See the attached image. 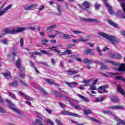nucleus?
Wrapping results in <instances>:
<instances>
[{"mask_svg":"<svg viewBox=\"0 0 125 125\" xmlns=\"http://www.w3.org/2000/svg\"><path fill=\"white\" fill-rule=\"evenodd\" d=\"M45 110L46 112H47V113H48V114H52V111L50 109H49L48 108H45Z\"/></svg>","mask_w":125,"mask_h":125,"instance_id":"nucleus-59","label":"nucleus"},{"mask_svg":"<svg viewBox=\"0 0 125 125\" xmlns=\"http://www.w3.org/2000/svg\"><path fill=\"white\" fill-rule=\"evenodd\" d=\"M77 96L78 97H80V98H81L83 100V101H85V102H89V99L88 98L81 95V94H78Z\"/></svg>","mask_w":125,"mask_h":125,"instance_id":"nucleus-20","label":"nucleus"},{"mask_svg":"<svg viewBox=\"0 0 125 125\" xmlns=\"http://www.w3.org/2000/svg\"><path fill=\"white\" fill-rule=\"evenodd\" d=\"M108 22L109 23V24H110V25L113 26V27H114V28H118V25H117L116 23L113 22V21L110 20L108 21Z\"/></svg>","mask_w":125,"mask_h":125,"instance_id":"nucleus-25","label":"nucleus"},{"mask_svg":"<svg viewBox=\"0 0 125 125\" xmlns=\"http://www.w3.org/2000/svg\"><path fill=\"white\" fill-rule=\"evenodd\" d=\"M5 12H6L5 11V10L4 9L2 11H0V16H2V15H3V14H4V13H5Z\"/></svg>","mask_w":125,"mask_h":125,"instance_id":"nucleus-58","label":"nucleus"},{"mask_svg":"<svg viewBox=\"0 0 125 125\" xmlns=\"http://www.w3.org/2000/svg\"><path fill=\"white\" fill-rule=\"evenodd\" d=\"M20 77L21 79H24L25 78V74L23 73V72H21L20 73Z\"/></svg>","mask_w":125,"mask_h":125,"instance_id":"nucleus-46","label":"nucleus"},{"mask_svg":"<svg viewBox=\"0 0 125 125\" xmlns=\"http://www.w3.org/2000/svg\"><path fill=\"white\" fill-rule=\"evenodd\" d=\"M61 115H64L66 116H72V117H76L77 118H81V116L79 115H78L76 113L70 112L65 110L62 111L61 112Z\"/></svg>","mask_w":125,"mask_h":125,"instance_id":"nucleus-8","label":"nucleus"},{"mask_svg":"<svg viewBox=\"0 0 125 125\" xmlns=\"http://www.w3.org/2000/svg\"><path fill=\"white\" fill-rule=\"evenodd\" d=\"M72 33H73V34H75V35H79V34H83V32L82 31H75L73 30L72 31Z\"/></svg>","mask_w":125,"mask_h":125,"instance_id":"nucleus-36","label":"nucleus"},{"mask_svg":"<svg viewBox=\"0 0 125 125\" xmlns=\"http://www.w3.org/2000/svg\"><path fill=\"white\" fill-rule=\"evenodd\" d=\"M83 62L85 63H87V64H90V63H91V60H89V59L87 58H85L83 60Z\"/></svg>","mask_w":125,"mask_h":125,"instance_id":"nucleus-34","label":"nucleus"},{"mask_svg":"<svg viewBox=\"0 0 125 125\" xmlns=\"http://www.w3.org/2000/svg\"><path fill=\"white\" fill-rule=\"evenodd\" d=\"M9 84L11 85V86L15 87V86H17V85H18V83H17V82H15L14 83H10Z\"/></svg>","mask_w":125,"mask_h":125,"instance_id":"nucleus-35","label":"nucleus"},{"mask_svg":"<svg viewBox=\"0 0 125 125\" xmlns=\"http://www.w3.org/2000/svg\"><path fill=\"white\" fill-rule=\"evenodd\" d=\"M105 5L108 8V10L109 14H110L111 15L115 14V11L113 10L112 7L109 5V4L108 3L105 2Z\"/></svg>","mask_w":125,"mask_h":125,"instance_id":"nucleus-11","label":"nucleus"},{"mask_svg":"<svg viewBox=\"0 0 125 125\" xmlns=\"http://www.w3.org/2000/svg\"><path fill=\"white\" fill-rule=\"evenodd\" d=\"M111 100L114 103H119L120 101L119 100V98L115 96H113L111 97Z\"/></svg>","mask_w":125,"mask_h":125,"instance_id":"nucleus-19","label":"nucleus"},{"mask_svg":"<svg viewBox=\"0 0 125 125\" xmlns=\"http://www.w3.org/2000/svg\"><path fill=\"white\" fill-rule=\"evenodd\" d=\"M64 52L66 53H67V54H72V52H71V50L69 49H67Z\"/></svg>","mask_w":125,"mask_h":125,"instance_id":"nucleus-63","label":"nucleus"},{"mask_svg":"<svg viewBox=\"0 0 125 125\" xmlns=\"http://www.w3.org/2000/svg\"><path fill=\"white\" fill-rule=\"evenodd\" d=\"M5 101H6L7 103L8 104V106L11 109V110H12V111H14V112H16V113H17V114H20L21 112L20 111L18 110L16 108H15V104H13L11 101L8 99H6Z\"/></svg>","mask_w":125,"mask_h":125,"instance_id":"nucleus-4","label":"nucleus"},{"mask_svg":"<svg viewBox=\"0 0 125 125\" xmlns=\"http://www.w3.org/2000/svg\"><path fill=\"white\" fill-rule=\"evenodd\" d=\"M20 83L22 84L24 86H27L28 85V84L25 82V81H23L22 80H20Z\"/></svg>","mask_w":125,"mask_h":125,"instance_id":"nucleus-42","label":"nucleus"},{"mask_svg":"<svg viewBox=\"0 0 125 125\" xmlns=\"http://www.w3.org/2000/svg\"><path fill=\"white\" fill-rule=\"evenodd\" d=\"M41 42H48V40H46V39H42L41 40Z\"/></svg>","mask_w":125,"mask_h":125,"instance_id":"nucleus-64","label":"nucleus"},{"mask_svg":"<svg viewBox=\"0 0 125 125\" xmlns=\"http://www.w3.org/2000/svg\"><path fill=\"white\" fill-rule=\"evenodd\" d=\"M104 62H105V63H110L111 64H113V65H115V66H117L118 65H120V66H122V67H125V63H121V64H119V63L113 62L112 61H108L105 60L104 61Z\"/></svg>","mask_w":125,"mask_h":125,"instance_id":"nucleus-12","label":"nucleus"},{"mask_svg":"<svg viewBox=\"0 0 125 125\" xmlns=\"http://www.w3.org/2000/svg\"><path fill=\"white\" fill-rule=\"evenodd\" d=\"M102 112L104 113V114H106L109 116H112V115H113V113H112L110 110H102Z\"/></svg>","mask_w":125,"mask_h":125,"instance_id":"nucleus-27","label":"nucleus"},{"mask_svg":"<svg viewBox=\"0 0 125 125\" xmlns=\"http://www.w3.org/2000/svg\"><path fill=\"white\" fill-rule=\"evenodd\" d=\"M54 33H56V34H55V36H56V37L57 35H62V32H61V31L55 30L54 31Z\"/></svg>","mask_w":125,"mask_h":125,"instance_id":"nucleus-50","label":"nucleus"},{"mask_svg":"<svg viewBox=\"0 0 125 125\" xmlns=\"http://www.w3.org/2000/svg\"><path fill=\"white\" fill-rule=\"evenodd\" d=\"M0 112L1 113H6V111H5V110H4V109H3L2 107L0 106Z\"/></svg>","mask_w":125,"mask_h":125,"instance_id":"nucleus-61","label":"nucleus"},{"mask_svg":"<svg viewBox=\"0 0 125 125\" xmlns=\"http://www.w3.org/2000/svg\"><path fill=\"white\" fill-rule=\"evenodd\" d=\"M58 89H59V90H60V91H61V92L64 93V94H65V95H62L59 93L58 92H55L54 93V95H55L56 97H57V98H64V100L70 102L71 106H73L74 107H75V105L74 103H73V101H72V100L70 98L68 97V94H67V93L63 90H61V89L59 87H58Z\"/></svg>","mask_w":125,"mask_h":125,"instance_id":"nucleus-1","label":"nucleus"},{"mask_svg":"<svg viewBox=\"0 0 125 125\" xmlns=\"http://www.w3.org/2000/svg\"><path fill=\"white\" fill-rule=\"evenodd\" d=\"M89 86L90 89H91L92 90H97V88L95 86H93V85L92 84H90Z\"/></svg>","mask_w":125,"mask_h":125,"instance_id":"nucleus-39","label":"nucleus"},{"mask_svg":"<svg viewBox=\"0 0 125 125\" xmlns=\"http://www.w3.org/2000/svg\"><path fill=\"white\" fill-rule=\"evenodd\" d=\"M108 86L104 85L100 86L98 89V92L101 94H104V93H108V91L105 89L107 88Z\"/></svg>","mask_w":125,"mask_h":125,"instance_id":"nucleus-7","label":"nucleus"},{"mask_svg":"<svg viewBox=\"0 0 125 125\" xmlns=\"http://www.w3.org/2000/svg\"><path fill=\"white\" fill-rule=\"evenodd\" d=\"M78 41L80 42H88V39H84L82 37H80L78 39Z\"/></svg>","mask_w":125,"mask_h":125,"instance_id":"nucleus-26","label":"nucleus"},{"mask_svg":"<svg viewBox=\"0 0 125 125\" xmlns=\"http://www.w3.org/2000/svg\"><path fill=\"white\" fill-rule=\"evenodd\" d=\"M65 83L69 86V87H76V85H78V83L75 82H71L70 83L65 82Z\"/></svg>","mask_w":125,"mask_h":125,"instance_id":"nucleus-18","label":"nucleus"},{"mask_svg":"<svg viewBox=\"0 0 125 125\" xmlns=\"http://www.w3.org/2000/svg\"><path fill=\"white\" fill-rule=\"evenodd\" d=\"M90 6V3L87 1H85L82 4L79 5V6L83 10H85L86 12L88 13H90V11L88 10V9L86 8H89V6Z\"/></svg>","mask_w":125,"mask_h":125,"instance_id":"nucleus-5","label":"nucleus"},{"mask_svg":"<svg viewBox=\"0 0 125 125\" xmlns=\"http://www.w3.org/2000/svg\"><path fill=\"white\" fill-rule=\"evenodd\" d=\"M92 113L91 112V110H87V109H84L83 111L84 115H88L89 114H91Z\"/></svg>","mask_w":125,"mask_h":125,"instance_id":"nucleus-30","label":"nucleus"},{"mask_svg":"<svg viewBox=\"0 0 125 125\" xmlns=\"http://www.w3.org/2000/svg\"><path fill=\"white\" fill-rule=\"evenodd\" d=\"M46 123L48 125H49V124H50V125H54V124L53 123V122H52V121H51V120H50L49 119H47Z\"/></svg>","mask_w":125,"mask_h":125,"instance_id":"nucleus-45","label":"nucleus"},{"mask_svg":"<svg viewBox=\"0 0 125 125\" xmlns=\"http://www.w3.org/2000/svg\"><path fill=\"white\" fill-rule=\"evenodd\" d=\"M56 123L57 125H63V124H62V123L61 122V121H60L59 120H56Z\"/></svg>","mask_w":125,"mask_h":125,"instance_id":"nucleus-54","label":"nucleus"},{"mask_svg":"<svg viewBox=\"0 0 125 125\" xmlns=\"http://www.w3.org/2000/svg\"><path fill=\"white\" fill-rule=\"evenodd\" d=\"M68 75L72 76V75H75L76 74H78L79 73V70H68L67 71Z\"/></svg>","mask_w":125,"mask_h":125,"instance_id":"nucleus-21","label":"nucleus"},{"mask_svg":"<svg viewBox=\"0 0 125 125\" xmlns=\"http://www.w3.org/2000/svg\"><path fill=\"white\" fill-rule=\"evenodd\" d=\"M59 104L61 106V107H62V108L63 109H64V108L66 107V104H62V103H59Z\"/></svg>","mask_w":125,"mask_h":125,"instance_id":"nucleus-52","label":"nucleus"},{"mask_svg":"<svg viewBox=\"0 0 125 125\" xmlns=\"http://www.w3.org/2000/svg\"><path fill=\"white\" fill-rule=\"evenodd\" d=\"M35 123L38 124V125H44V124H43L42 121L39 119H36Z\"/></svg>","mask_w":125,"mask_h":125,"instance_id":"nucleus-32","label":"nucleus"},{"mask_svg":"<svg viewBox=\"0 0 125 125\" xmlns=\"http://www.w3.org/2000/svg\"><path fill=\"white\" fill-rule=\"evenodd\" d=\"M74 107L76 109H78V110H82V108L81 107V106L79 105H75Z\"/></svg>","mask_w":125,"mask_h":125,"instance_id":"nucleus-60","label":"nucleus"},{"mask_svg":"<svg viewBox=\"0 0 125 125\" xmlns=\"http://www.w3.org/2000/svg\"><path fill=\"white\" fill-rule=\"evenodd\" d=\"M16 66L18 69L21 67V60L20 59H18L17 61Z\"/></svg>","mask_w":125,"mask_h":125,"instance_id":"nucleus-24","label":"nucleus"},{"mask_svg":"<svg viewBox=\"0 0 125 125\" xmlns=\"http://www.w3.org/2000/svg\"><path fill=\"white\" fill-rule=\"evenodd\" d=\"M48 49H50L51 50H54V51H55V52H56V50H58L57 47L54 46H52L51 47H49Z\"/></svg>","mask_w":125,"mask_h":125,"instance_id":"nucleus-38","label":"nucleus"},{"mask_svg":"<svg viewBox=\"0 0 125 125\" xmlns=\"http://www.w3.org/2000/svg\"><path fill=\"white\" fill-rule=\"evenodd\" d=\"M44 9V6L43 5H41L38 8V10L39 11H42Z\"/></svg>","mask_w":125,"mask_h":125,"instance_id":"nucleus-40","label":"nucleus"},{"mask_svg":"<svg viewBox=\"0 0 125 125\" xmlns=\"http://www.w3.org/2000/svg\"><path fill=\"white\" fill-rule=\"evenodd\" d=\"M51 28H49L48 27L47 28V33H50V34H52L53 31Z\"/></svg>","mask_w":125,"mask_h":125,"instance_id":"nucleus-53","label":"nucleus"},{"mask_svg":"<svg viewBox=\"0 0 125 125\" xmlns=\"http://www.w3.org/2000/svg\"><path fill=\"white\" fill-rule=\"evenodd\" d=\"M39 4L38 3L32 4L29 6H25L23 7L24 10H32V9H35L38 7Z\"/></svg>","mask_w":125,"mask_h":125,"instance_id":"nucleus-9","label":"nucleus"},{"mask_svg":"<svg viewBox=\"0 0 125 125\" xmlns=\"http://www.w3.org/2000/svg\"><path fill=\"white\" fill-rule=\"evenodd\" d=\"M20 42L21 46H23V45H24V39H23V38H21L20 40Z\"/></svg>","mask_w":125,"mask_h":125,"instance_id":"nucleus-41","label":"nucleus"},{"mask_svg":"<svg viewBox=\"0 0 125 125\" xmlns=\"http://www.w3.org/2000/svg\"><path fill=\"white\" fill-rule=\"evenodd\" d=\"M107 108L109 110H124L125 107L123 106H117V105H111L107 107Z\"/></svg>","mask_w":125,"mask_h":125,"instance_id":"nucleus-10","label":"nucleus"},{"mask_svg":"<svg viewBox=\"0 0 125 125\" xmlns=\"http://www.w3.org/2000/svg\"><path fill=\"white\" fill-rule=\"evenodd\" d=\"M40 90L42 94L44 96L47 95V92H46L45 90H44V89H43L42 87L40 88Z\"/></svg>","mask_w":125,"mask_h":125,"instance_id":"nucleus-29","label":"nucleus"},{"mask_svg":"<svg viewBox=\"0 0 125 125\" xmlns=\"http://www.w3.org/2000/svg\"><path fill=\"white\" fill-rule=\"evenodd\" d=\"M34 113L35 114H37V117L40 119L42 120V119H43V116L42 115L41 113H38L37 111H34Z\"/></svg>","mask_w":125,"mask_h":125,"instance_id":"nucleus-31","label":"nucleus"},{"mask_svg":"<svg viewBox=\"0 0 125 125\" xmlns=\"http://www.w3.org/2000/svg\"><path fill=\"white\" fill-rule=\"evenodd\" d=\"M114 120L115 121H117L118 123H117V125H125V121L121 120L118 117L114 116Z\"/></svg>","mask_w":125,"mask_h":125,"instance_id":"nucleus-14","label":"nucleus"},{"mask_svg":"<svg viewBox=\"0 0 125 125\" xmlns=\"http://www.w3.org/2000/svg\"><path fill=\"white\" fill-rule=\"evenodd\" d=\"M12 55H13L14 56H16V55L17 54V52L16 51V50L14 49V50L12 51Z\"/></svg>","mask_w":125,"mask_h":125,"instance_id":"nucleus-51","label":"nucleus"},{"mask_svg":"<svg viewBox=\"0 0 125 125\" xmlns=\"http://www.w3.org/2000/svg\"><path fill=\"white\" fill-rule=\"evenodd\" d=\"M84 54L85 55H88V54H90V55H94V52L92 51V49H87L84 50Z\"/></svg>","mask_w":125,"mask_h":125,"instance_id":"nucleus-15","label":"nucleus"},{"mask_svg":"<svg viewBox=\"0 0 125 125\" xmlns=\"http://www.w3.org/2000/svg\"><path fill=\"white\" fill-rule=\"evenodd\" d=\"M72 38H76L74 35H69L68 34H62V39L63 40H67L68 39H72Z\"/></svg>","mask_w":125,"mask_h":125,"instance_id":"nucleus-16","label":"nucleus"},{"mask_svg":"<svg viewBox=\"0 0 125 125\" xmlns=\"http://www.w3.org/2000/svg\"><path fill=\"white\" fill-rule=\"evenodd\" d=\"M100 7V5L97 3L95 4V8L96 9H98Z\"/></svg>","mask_w":125,"mask_h":125,"instance_id":"nucleus-57","label":"nucleus"},{"mask_svg":"<svg viewBox=\"0 0 125 125\" xmlns=\"http://www.w3.org/2000/svg\"><path fill=\"white\" fill-rule=\"evenodd\" d=\"M56 6L57 7V11H58V13L57 14V15L60 16V15L62 14V8H61V5H60V4L58 3H57Z\"/></svg>","mask_w":125,"mask_h":125,"instance_id":"nucleus-17","label":"nucleus"},{"mask_svg":"<svg viewBox=\"0 0 125 125\" xmlns=\"http://www.w3.org/2000/svg\"><path fill=\"white\" fill-rule=\"evenodd\" d=\"M81 21H83L84 22H90L92 23H96L97 24H99L100 21L97 19H87L85 18H80Z\"/></svg>","mask_w":125,"mask_h":125,"instance_id":"nucleus-6","label":"nucleus"},{"mask_svg":"<svg viewBox=\"0 0 125 125\" xmlns=\"http://www.w3.org/2000/svg\"><path fill=\"white\" fill-rule=\"evenodd\" d=\"M8 40L5 39H2L0 40V43H2L3 44H5L7 45L8 44Z\"/></svg>","mask_w":125,"mask_h":125,"instance_id":"nucleus-22","label":"nucleus"},{"mask_svg":"<svg viewBox=\"0 0 125 125\" xmlns=\"http://www.w3.org/2000/svg\"><path fill=\"white\" fill-rule=\"evenodd\" d=\"M3 75L4 77V78H10V74L8 73H3Z\"/></svg>","mask_w":125,"mask_h":125,"instance_id":"nucleus-44","label":"nucleus"},{"mask_svg":"<svg viewBox=\"0 0 125 125\" xmlns=\"http://www.w3.org/2000/svg\"><path fill=\"white\" fill-rule=\"evenodd\" d=\"M89 120H91V121H92V122H94L95 123H97V124H100V125H101V122H100V121H99V120L96 119H94L93 117H89Z\"/></svg>","mask_w":125,"mask_h":125,"instance_id":"nucleus-23","label":"nucleus"},{"mask_svg":"<svg viewBox=\"0 0 125 125\" xmlns=\"http://www.w3.org/2000/svg\"><path fill=\"white\" fill-rule=\"evenodd\" d=\"M56 52L58 53V55H60V56H61L62 55H65L66 54V52H60V50H56Z\"/></svg>","mask_w":125,"mask_h":125,"instance_id":"nucleus-28","label":"nucleus"},{"mask_svg":"<svg viewBox=\"0 0 125 125\" xmlns=\"http://www.w3.org/2000/svg\"><path fill=\"white\" fill-rule=\"evenodd\" d=\"M45 81L47 83H49V84H55V85H57V86H59V84L57 83H55L53 80L51 79H49L48 78H46L45 79Z\"/></svg>","mask_w":125,"mask_h":125,"instance_id":"nucleus-13","label":"nucleus"},{"mask_svg":"<svg viewBox=\"0 0 125 125\" xmlns=\"http://www.w3.org/2000/svg\"><path fill=\"white\" fill-rule=\"evenodd\" d=\"M28 29H29V30H32V31L36 30V27L35 26H29Z\"/></svg>","mask_w":125,"mask_h":125,"instance_id":"nucleus-56","label":"nucleus"},{"mask_svg":"<svg viewBox=\"0 0 125 125\" xmlns=\"http://www.w3.org/2000/svg\"><path fill=\"white\" fill-rule=\"evenodd\" d=\"M41 53H43V54H47V51L45 50H41Z\"/></svg>","mask_w":125,"mask_h":125,"instance_id":"nucleus-62","label":"nucleus"},{"mask_svg":"<svg viewBox=\"0 0 125 125\" xmlns=\"http://www.w3.org/2000/svg\"><path fill=\"white\" fill-rule=\"evenodd\" d=\"M9 96H10L11 98H13V99H15V95H14V94L12 92H9Z\"/></svg>","mask_w":125,"mask_h":125,"instance_id":"nucleus-37","label":"nucleus"},{"mask_svg":"<svg viewBox=\"0 0 125 125\" xmlns=\"http://www.w3.org/2000/svg\"><path fill=\"white\" fill-rule=\"evenodd\" d=\"M121 57L122 56H121V54H115V57H114V58H116V59H120Z\"/></svg>","mask_w":125,"mask_h":125,"instance_id":"nucleus-48","label":"nucleus"},{"mask_svg":"<svg viewBox=\"0 0 125 125\" xmlns=\"http://www.w3.org/2000/svg\"><path fill=\"white\" fill-rule=\"evenodd\" d=\"M24 97H25V98H26V99H27V100H31L32 101H33V100H34V98L28 96L27 95H24Z\"/></svg>","mask_w":125,"mask_h":125,"instance_id":"nucleus-33","label":"nucleus"},{"mask_svg":"<svg viewBox=\"0 0 125 125\" xmlns=\"http://www.w3.org/2000/svg\"><path fill=\"white\" fill-rule=\"evenodd\" d=\"M27 29L26 27H22L17 28L16 29H10L9 28H5L4 29V32L5 33L2 34L1 35H0V38H2L3 36H5V35H7L8 34H17V33H21V32H24V31H26Z\"/></svg>","mask_w":125,"mask_h":125,"instance_id":"nucleus-2","label":"nucleus"},{"mask_svg":"<svg viewBox=\"0 0 125 125\" xmlns=\"http://www.w3.org/2000/svg\"><path fill=\"white\" fill-rule=\"evenodd\" d=\"M11 7H12V5H9L8 6L5 7L4 9L5 11L7 12V10H8V9H10V8H11Z\"/></svg>","mask_w":125,"mask_h":125,"instance_id":"nucleus-49","label":"nucleus"},{"mask_svg":"<svg viewBox=\"0 0 125 125\" xmlns=\"http://www.w3.org/2000/svg\"><path fill=\"white\" fill-rule=\"evenodd\" d=\"M98 34L99 36L103 37V38H104V39H106V40H108V41H109L110 42H111L112 44H115V43H117V38H116L115 37L111 36L110 35H108L107 34L102 32H99Z\"/></svg>","mask_w":125,"mask_h":125,"instance_id":"nucleus-3","label":"nucleus"},{"mask_svg":"<svg viewBox=\"0 0 125 125\" xmlns=\"http://www.w3.org/2000/svg\"><path fill=\"white\" fill-rule=\"evenodd\" d=\"M109 54L110 57H111V58H115V57L116 55V54L115 53L110 52L109 53Z\"/></svg>","mask_w":125,"mask_h":125,"instance_id":"nucleus-47","label":"nucleus"},{"mask_svg":"<svg viewBox=\"0 0 125 125\" xmlns=\"http://www.w3.org/2000/svg\"><path fill=\"white\" fill-rule=\"evenodd\" d=\"M108 68L107 66L104 65L103 63L101 65V70H106Z\"/></svg>","mask_w":125,"mask_h":125,"instance_id":"nucleus-43","label":"nucleus"},{"mask_svg":"<svg viewBox=\"0 0 125 125\" xmlns=\"http://www.w3.org/2000/svg\"><path fill=\"white\" fill-rule=\"evenodd\" d=\"M75 44H69L68 45H67V48L68 49L72 48L73 46H74Z\"/></svg>","mask_w":125,"mask_h":125,"instance_id":"nucleus-55","label":"nucleus"}]
</instances>
